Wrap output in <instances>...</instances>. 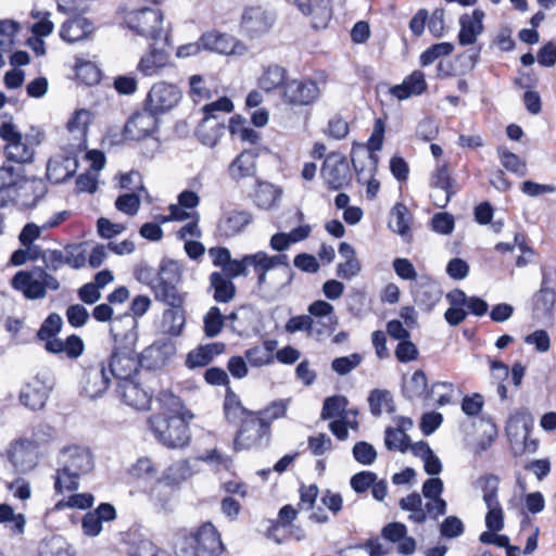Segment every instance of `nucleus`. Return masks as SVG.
Here are the masks:
<instances>
[{
  "label": "nucleus",
  "mask_w": 556,
  "mask_h": 556,
  "mask_svg": "<svg viewBox=\"0 0 556 556\" xmlns=\"http://www.w3.org/2000/svg\"><path fill=\"white\" fill-rule=\"evenodd\" d=\"M164 15L160 9L143 7L130 12L126 24L137 35L151 39L150 51L138 63L144 76L155 75L169 64L172 46L169 34L163 30Z\"/></svg>",
  "instance_id": "f257e3e1"
},
{
  "label": "nucleus",
  "mask_w": 556,
  "mask_h": 556,
  "mask_svg": "<svg viewBox=\"0 0 556 556\" xmlns=\"http://www.w3.org/2000/svg\"><path fill=\"white\" fill-rule=\"evenodd\" d=\"M112 350L105 362L110 375L115 380L137 376L139 361L136 346L138 342V320L129 315H118L110 327Z\"/></svg>",
  "instance_id": "f03ea898"
},
{
  "label": "nucleus",
  "mask_w": 556,
  "mask_h": 556,
  "mask_svg": "<svg viewBox=\"0 0 556 556\" xmlns=\"http://www.w3.org/2000/svg\"><path fill=\"white\" fill-rule=\"evenodd\" d=\"M12 153L15 156L7 159V161L17 165L3 163L0 166V208L16 203L20 190L24 188V184L28 180L24 164L31 162L34 157V151L23 141L22 147L13 149Z\"/></svg>",
  "instance_id": "7ed1b4c3"
},
{
  "label": "nucleus",
  "mask_w": 556,
  "mask_h": 556,
  "mask_svg": "<svg viewBox=\"0 0 556 556\" xmlns=\"http://www.w3.org/2000/svg\"><path fill=\"white\" fill-rule=\"evenodd\" d=\"M63 327L62 317L58 313H50L42 321L36 333L38 341L45 342V350L49 354L65 356L70 359H77L85 352L84 340L78 334H70L64 340L58 334Z\"/></svg>",
  "instance_id": "20e7f679"
},
{
  "label": "nucleus",
  "mask_w": 556,
  "mask_h": 556,
  "mask_svg": "<svg viewBox=\"0 0 556 556\" xmlns=\"http://www.w3.org/2000/svg\"><path fill=\"white\" fill-rule=\"evenodd\" d=\"M189 421L181 416L153 414L147 419V426L157 443L176 450L188 446L191 441Z\"/></svg>",
  "instance_id": "39448f33"
},
{
  "label": "nucleus",
  "mask_w": 556,
  "mask_h": 556,
  "mask_svg": "<svg viewBox=\"0 0 556 556\" xmlns=\"http://www.w3.org/2000/svg\"><path fill=\"white\" fill-rule=\"evenodd\" d=\"M66 464L56 470L54 489L56 493L76 491L79 488V478L93 469V457L88 448L74 447L70 450Z\"/></svg>",
  "instance_id": "423d86ee"
},
{
  "label": "nucleus",
  "mask_w": 556,
  "mask_h": 556,
  "mask_svg": "<svg viewBox=\"0 0 556 556\" xmlns=\"http://www.w3.org/2000/svg\"><path fill=\"white\" fill-rule=\"evenodd\" d=\"M269 421L265 418H242L233 439V450H262L269 445Z\"/></svg>",
  "instance_id": "0eeeda50"
},
{
  "label": "nucleus",
  "mask_w": 556,
  "mask_h": 556,
  "mask_svg": "<svg viewBox=\"0 0 556 556\" xmlns=\"http://www.w3.org/2000/svg\"><path fill=\"white\" fill-rule=\"evenodd\" d=\"M160 129V115L152 112L150 108L134 112L126 121L123 129V136L126 140L140 141L149 137L153 138V150H159L161 141L153 137Z\"/></svg>",
  "instance_id": "6e6552de"
},
{
  "label": "nucleus",
  "mask_w": 556,
  "mask_h": 556,
  "mask_svg": "<svg viewBox=\"0 0 556 556\" xmlns=\"http://www.w3.org/2000/svg\"><path fill=\"white\" fill-rule=\"evenodd\" d=\"M320 96L317 81L311 77L289 79L280 94L282 102L291 108L311 106Z\"/></svg>",
  "instance_id": "1a4fd4ad"
},
{
  "label": "nucleus",
  "mask_w": 556,
  "mask_h": 556,
  "mask_svg": "<svg viewBox=\"0 0 556 556\" xmlns=\"http://www.w3.org/2000/svg\"><path fill=\"white\" fill-rule=\"evenodd\" d=\"M114 392L121 402L137 410H148L151 407L153 391L143 388L136 380V376L117 380Z\"/></svg>",
  "instance_id": "9d476101"
},
{
  "label": "nucleus",
  "mask_w": 556,
  "mask_h": 556,
  "mask_svg": "<svg viewBox=\"0 0 556 556\" xmlns=\"http://www.w3.org/2000/svg\"><path fill=\"white\" fill-rule=\"evenodd\" d=\"M320 175L330 190H341L352 180L348 159L340 152H331L325 157Z\"/></svg>",
  "instance_id": "9b49d317"
},
{
  "label": "nucleus",
  "mask_w": 556,
  "mask_h": 556,
  "mask_svg": "<svg viewBox=\"0 0 556 556\" xmlns=\"http://www.w3.org/2000/svg\"><path fill=\"white\" fill-rule=\"evenodd\" d=\"M181 99L182 92L176 85L160 81L151 87L143 104L161 116L176 108Z\"/></svg>",
  "instance_id": "f8f14e48"
},
{
  "label": "nucleus",
  "mask_w": 556,
  "mask_h": 556,
  "mask_svg": "<svg viewBox=\"0 0 556 556\" xmlns=\"http://www.w3.org/2000/svg\"><path fill=\"white\" fill-rule=\"evenodd\" d=\"M276 15L261 5L248 7L240 21L242 31L251 39L266 34L274 25Z\"/></svg>",
  "instance_id": "ddd939ff"
},
{
  "label": "nucleus",
  "mask_w": 556,
  "mask_h": 556,
  "mask_svg": "<svg viewBox=\"0 0 556 556\" xmlns=\"http://www.w3.org/2000/svg\"><path fill=\"white\" fill-rule=\"evenodd\" d=\"M111 378L105 362L87 366L80 380L81 392L91 400L101 397L109 389Z\"/></svg>",
  "instance_id": "4468645a"
},
{
  "label": "nucleus",
  "mask_w": 556,
  "mask_h": 556,
  "mask_svg": "<svg viewBox=\"0 0 556 556\" xmlns=\"http://www.w3.org/2000/svg\"><path fill=\"white\" fill-rule=\"evenodd\" d=\"M410 292L414 303L427 313L434 308L443 295L440 285L427 275L420 276L415 282L410 283Z\"/></svg>",
  "instance_id": "2eb2a0df"
},
{
  "label": "nucleus",
  "mask_w": 556,
  "mask_h": 556,
  "mask_svg": "<svg viewBox=\"0 0 556 556\" xmlns=\"http://www.w3.org/2000/svg\"><path fill=\"white\" fill-rule=\"evenodd\" d=\"M176 346L169 340H160L138 353L139 369L157 370L164 367L175 354Z\"/></svg>",
  "instance_id": "dca6fc26"
},
{
  "label": "nucleus",
  "mask_w": 556,
  "mask_h": 556,
  "mask_svg": "<svg viewBox=\"0 0 556 556\" xmlns=\"http://www.w3.org/2000/svg\"><path fill=\"white\" fill-rule=\"evenodd\" d=\"M203 50L219 54H242L245 46L236 37L217 30L206 31L201 35Z\"/></svg>",
  "instance_id": "f3484780"
},
{
  "label": "nucleus",
  "mask_w": 556,
  "mask_h": 556,
  "mask_svg": "<svg viewBox=\"0 0 556 556\" xmlns=\"http://www.w3.org/2000/svg\"><path fill=\"white\" fill-rule=\"evenodd\" d=\"M51 390L52 384L37 375L23 386L20 392V402L31 410L41 409L45 407Z\"/></svg>",
  "instance_id": "a211bd4d"
},
{
  "label": "nucleus",
  "mask_w": 556,
  "mask_h": 556,
  "mask_svg": "<svg viewBox=\"0 0 556 556\" xmlns=\"http://www.w3.org/2000/svg\"><path fill=\"white\" fill-rule=\"evenodd\" d=\"M117 518V513L111 503H100L93 510L88 511L81 519V530L87 536H98L102 529L103 522H110Z\"/></svg>",
  "instance_id": "6ab92c4d"
},
{
  "label": "nucleus",
  "mask_w": 556,
  "mask_h": 556,
  "mask_svg": "<svg viewBox=\"0 0 556 556\" xmlns=\"http://www.w3.org/2000/svg\"><path fill=\"white\" fill-rule=\"evenodd\" d=\"M485 13L481 9H475L471 14L464 13L459 16L458 45L467 47L477 42L478 36L484 30L483 20Z\"/></svg>",
  "instance_id": "aec40b11"
},
{
  "label": "nucleus",
  "mask_w": 556,
  "mask_h": 556,
  "mask_svg": "<svg viewBox=\"0 0 556 556\" xmlns=\"http://www.w3.org/2000/svg\"><path fill=\"white\" fill-rule=\"evenodd\" d=\"M258 154L254 150L245 149L241 151L229 164L227 173L231 180L239 182L244 178H254L257 176Z\"/></svg>",
  "instance_id": "412c9836"
},
{
  "label": "nucleus",
  "mask_w": 556,
  "mask_h": 556,
  "mask_svg": "<svg viewBox=\"0 0 556 556\" xmlns=\"http://www.w3.org/2000/svg\"><path fill=\"white\" fill-rule=\"evenodd\" d=\"M78 168L76 156H58L50 159L47 164L46 179L53 185H60L73 178Z\"/></svg>",
  "instance_id": "4be33fe9"
},
{
  "label": "nucleus",
  "mask_w": 556,
  "mask_h": 556,
  "mask_svg": "<svg viewBox=\"0 0 556 556\" xmlns=\"http://www.w3.org/2000/svg\"><path fill=\"white\" fill-rule=\"evenodd\" d=\"M253 222V215L245 210L225 213L217 223V230L224 238H232L241 233Z\"/></svg>",
  "instance_id": "5701e85b"
},
{
  "label": "nucleus",
  "mask_w": 556,
  "mask_h": 556,
  "mask_svg": "<svg viewBox=\"0 0 556 556\" xmlns=\"http://www.w3.org/2000/svg\"><path fill=\"white\" fill-rule=\"evenodd\" d=\"M198 549L218 556L224 551L220 534L212 522H204L193 534Z\"/></svg>",
  "instance_id": "b1692460"
},
{
  "label": "nucleus",
  "mask_w": 556,
  "mask_h": 556,
  "mask_svg": "<svg viewBox=\"0 0 556 556\" xmlns=\"http://www.w3.org/2000/svg\"><path fill=\"white\" fill-rule=\"evenodd\" d=\"M429 186L432 189H440L445 192L443 204L440 207H445L451 199L457 193L456 180L450 173L447 162L438 163L434 170L430 175Z\"/></svg>",
  "instance_id": "393cba45"
},
{
  "label": "nucleus",
  "mask_w": 556,
  "mask_h": 556,
  "mask_svg": "<svg viewBox=\"0 0 556 556\" xmlns=\"http://www.w3.org/2000/svg\"><path fill=\"white\" fill-rule=\"evenodd\" d=\"M428 88L425 74L419 71H413L404 78L402 84L394 85L390 88V93L399 100H406L412 96H420Z\"/></svg>",
  "instance_id": "a878e982"
},
{
  "label": "nucleus",
  "mask_w": 556,
  "mask_h": 556,
  "mask_svg": "<svg viewBox=\"0 0 556 556\" xmlns=\"http://www.w3.org/2000/svg\"><path fill=\"white\" fill-rule=\"evenodd\" d=\"M8 458L14 468L22 472L33 469L37 464L31 444L27 440L13 443L8 451Z\"/></svg>",
  "instance_id": "bb28decb"
},
{
  "label": "nucleus",
  "mask_w": 556,
  "mask_h": 556,
  "mask_svg": "<svg viewBox=\"0 0 556 556\" xmlns=\"http://www.w3.org/2000/svg\"><path fill=\"white\" fill-rule=\"evenodd\" d=\"M14 290L21 291L27 300H39L46 296L41 280L34 279L33 273L28 270L17 271L11 279Z\"/></svg>",
  "instance_id": "cd10ccee"
},
{
  "label": "nucleus",
  "mask_w": 556,
  "mask_h": 556,
  "mask_svg": "<svg viewBox=\"0 0 556 556\" xmlns=\"http://www.w3.org/2000/svg\"><path fill=\"white\" fill-rule=\"evenodd\" d=\"M288 70L278 64H269L263 68L262 75L258 77L257 86L263 91L270 93L275 90H283L289 81Z\"/></svg>",
  "instance_id": "c85d7f7f"
},
{
  "label": "nucleus",
  "mask_w": 556,
  "mask_h": 556,
  "mask_svg": "<svg viewBox=\"0 0 556 556\" xmlns=\"http://www.w3.org/2000/svg\"><path fill=\"white\" fill-rule=\"evenodd\" d=\"M208 281L210 285L207 291L213 292L212 296L215 302L226 304L235 299L237 292L236 285L233 283L232 280H230V278H227L223 273H211Z\"/></svg>",
  "instance_id": "c756f323"
},
{
  "label": "nucleus",
  "mask_w": 556,
  "mask_h": 556,
  "mask_svg": "<svg viewBox=\"0 0 556 556\" xmlns=\"http://www.w3.org/2000/svg\"><path fill=\"white\" fill-rule=\"evenodd\" d=\"M223 410L228 424H239V426L241 425L242 418L256 417L254 412L242 405L239 395L231 388H228L225 392Z\"/></svg>",
  "instance_id": "7c9ffc66"
},
{
  "label": "nucleus",
  "mask_w": 556,
  "mask_h": 556,
  "mask_svg": "<svg viewBox=\"0 0 556 556\" xmlns=\"http://www.w3.org/2000/svg\"><path fill=\"white\" fill-rule=\"evenodd\" d=\"M93 31V24L86 17L65 21L60 28V37L68 43L84 40Z\"/></svg>",
  "instance_id": "2f4dec72"
},
{
  "label": "nucleus",
  "mask_w": 556,
  "mask_h": 556,
  "mask_svg": "<svg viewBox=\"0 0 556 556\" xmlns=\"http://www.w3.org/2000/svg\"><path fill=\"white\" fill-rule=\"evenodd\" d=\"M173 470L174 467H169L167 471L164 472L162 479L155 483L150 492L151 502L162 510H167L168 508L169 500L172 496L170 486L177 484L180 480L172 477L170 472Z\"/></svg>",
  "instance_id": "473e14b6"
},
{
  "label": "nucleus",
  "mask_w": 556,
  "mask_h": 556,
  "mask_svg": "<svg viewBox=\"0 0 556 556\" xmlns=\"http://www.w3.org/2000/svg\"><path fill=\"white\" fill-rule=\"evenodd\" d=\"M161 408L164 410L162 414L165 416H181L186 420H191L193 414L185 407L182 400L170 390H162L156 395Z\"/></svg>",
  "instance_id": "72a5a7b5"
},
{
  "label": "nucleus",
  "mask_w": 556,
  "mask_h": 556,
  "mask_svg": "<svg viewBox=\"0 0 556 556\" xmlns=\"http://www.w3.org/2000/svg\"><path fill=\"white\" fill-rule=\"evenodd\" d=\"M38 556H75V552L62 535L52 534L40 541Z\"/></svg>",
  "instance_id": "f704fd0d"
},
{
  "label": "nucleus",
  "mask_w": 556,
  "mask_h": 556,
  "mask_svg": "<svg viewBox=\"0 0 556 556\" xmlns=\"http://www.w3.org/2000/svg\"><path fill=\"white\" fill-rule=\"evenodd\" d=\"M256 189L253 195L254 204L262 210H270L280 200L281 191L273 184L255 180Z\"/></svg>",
  "instance_id": "c9c22d12"
},
{
  "label": "nucleus",
  "mask_w": 556,
  "mask_h": 556,
  "mask_svg": "<svg viewBox=\"0 0 556 556\" xmlns=\"http://www.w3.org/2000/svg\"><path fill=\"white\" fill-rule=\"evenodd\" d=\"M225 129L226 126L223 122L202 119L195 129V136L202 144L214 148L223 137Z\"/></svg>",
  "instance_id": "e433bc0d"
},
{
  "label": "nucleus",
  "mask_w": 556,
  "mask_h": 556,
  "mask_svg": "<svg viewBox=\"0 0 556 556\" xmlns=\"http://www.w3.org/2000/svg\"><path fill=\"white\" fill-rule=\"evenodd\" d=\"M186 324L185 304L178 307H169L163 312L162 328L172 337L181 334Z\"/></svg>",
  "instance_id": "4c0bfd02"
},
{
  "label": "nucleus",
  "mask_w": 556,
  "mask_h": 556,
  "mask_svg": "<svg viewBox=\"0 0 556 556\" xmlns=\"http://www.w3.org/2000/svg\"><path fill=\"white\" fill-rule=\"evenodd\" d=\"M179 283H156L153 287L154 299L169 307H178L186 302V293L178 290Z\"/></svg>",
  "instance_id": "58836bf2"
},
{
  "label": "nucleus",
  "mask_w": 556,
  "mask_h": 556,
  "mask_svg": "<svg viewBox=\"0 0 556 556\" xmlns=\"http://www.w3.org/2000/svg\"><path fill=\"white\" fill-rule=\"evenodd\" d=\"M1 117L12 119V116L9 113H3ZM0 138L7 142L4 148L5 157L13 159L15 155L12 153V150L22 147V134L16 129L15 125L11 121H8L0 125Z\"/></svg>",
  "instance_id": "ea45409f"
},
{
  "label": "nucleus",
  "mask_w": 556,
  "mask_h": 556,
  "mask_svg": "<svg viewBox=\"0 0 556 556\" xmlns=\"http://www.w3.org/2000/svg\"><path fill=\"white\" fill-rule=\"evenodd\" d=\"M369 409L372 416L379 417L382 414L381 406L384 405L388 414H393L396 410V406L393 400V395L388 390L374 389L368 395Z\"/></svg>",
  "instance_id": "a19ab883"
},
{
  "label": "nucleus",
  "mask_w": 556,
  "mask_h": 556,
  "mask_svg": "<svg viewBox=\"0 0 556 556\" xmlns=\"http://www.w3.org/2000/svg\"><path fill=\"white\" fill-rule=\"evenodd\" d=\"M391 218L395 222V228L393 229L394 232L399 233L402 238L405 240L412 239V232H410V223H412V214L408 210V207L402 203L397 202L391 210Z\"/></svg>",
  "instance_id": "79ce46f5"
},
{
  "label": "nucleus",
  "mask_w": 556,
  "mask_h": 556,
  "mask_svg": "<svg viewBox=\"0 0 556 556\" xmlns=\"http://www.w3.org/2000/svg\"><path fill=\"white\" fill-rule=\"evenodd\" d=\"M348 405L349 400L344 395L336 394L326 397L323 403L320 419L329 420L336 417L344 418Z\"/></svg>",
  "instance_id": "37998d69"
},
{
  "label": "nucleus",
  "mask_w": 556,
  "mask_h": 556,
  "mask_svg": "<svg viewBox=\"0 0 556 556\" xmlns=\"http://www.w3.org/2000/svg\"><path fill=\"white\" fill-rule=\"evenodd\" d=\"M428 378L422 369H417L412 375L409 381L403 384L402 394L408 401L420 399L426 392Z\"/></svg>",
  "instance_id": "c03bdc74"
},
{
  "label": "nucleus",
  "mask_w": 556,
  "mask_h": 556,
  "mask_svg": "<svg viewBox=\"0 0 556 556\" xmlns=\"http://www.w3.org/2000/svg\"><path fill=\"white\" fill-rule=\"evenodd\" d=\"M555 290L539 289L532 300L533 314L538 317L551 316L555 306Z\"/></svg>",
  "instance_id": "a18cd8bd"
},
{
  "label": "nucleus",
  "mask_w": 556,
  "mask_h": 556,
  "mask_svg": "<svg viewBox=\"0 0 556 556\" xmlns=\"http://www.w3.org/2000/svg\"><path fill=\"white\" fill-rule=\"evenodd\" d=\"M182 271L180 264L175 260L163 258L156 274V283H180Z\"/></svg>",
  "instance_id": "49530a36"
},
{
  "label": "nucleus",
  "mask_w": 556,
  "mask_h": 556,
  "mask_svg": "<svg viewBox=\"0 0 556 556\" xmlns=\"http://www.w3.org/2000/svg\"><path fill=\"white\" fill-rule=\"evenodd\" d=\"M311 10L313 27L316 29L326 28L333 14L331 0H313Z\"/></svg>",
  "instance_id": "de8ad7c7"
},
{
  "label": "nucleus",
  "mask_w": 556,
  "mask_h": 556,
  "mask_svg": "<svg viewBox=\"0 0 556 556\" xmlns=\"http://www.w3.org/2000/svg\"><path fill=\"white\" fill-rule=\"evenodd\" d=\"M75 75L79 83L86 86H93L100 83L102 73L100 68L90 61L77 62Z\"/></svg>",
  "instance_id": "09e8293b"
},
{
  "label": "nucleus",
  "mask_w": 556,
  "mask_h": 556,
  "mask_svg": "<svg viewBox=\"0 0 556 556\" xmlns=\"http://www.w3.org/2000/svg\"><path fill=\"white\" fill-rule=\"evenodd\" d=\"M497 154L501 164L508 172L516 174L519 177L527 175V164L516 153L508 151L503 147L497 148Z\"/></svg>",
  "instance_id": "8fccbe9b"
},
{
  "label": "nucleus",
  "mask_w": 556,
  "mask_h": 556,
  "mask_svg": "<svg viewBox=\"0 0 556 556\" xmlns=\"http://www.w3.org/2000/svg\"><path fill=\"white\" fill-rule=\"evenodd\" d=\"M225 325V316L218 306H212L203 317V331L205 337L215 338Z\"/></svg>",
  "instance_id": "3c124183"
},
{
  "label": "nucleus",
  "mask_w": 556,
  "mask_h": 556,
  "mask_svg": "<svg viewBox=\"0 0 556 556\" xmlns=\"http://www.w3.org/2000/svg\"><path fill=\"white\" fill-rule=\"evenodd\" d=\"M333 306L324 300L314 301L308 305L309 316L318 317V318H327L328 324L325 326L328 328L329 332L334 331L338 325V317L333 313Z\"/></svg>",
  "instance_id": "603ef678"
},
{
  "label": "nucleus",
  "mask_w": 556,
  "mask_h": 556,
  "mask_svg": "<svg viewBox=\"0 0 556 556\" xmlns=\"http://www.w3.org/2000/svg\"><path fill=\"white\" fill-rule=\"evenodd\" d=\"M0 523H10V530L14 534H23L25 530L26 519L23 514H15L11 505L7 503H1Z\"/></svg>",
  "instance_id": "864d4df0"
},
{
  "label": "nucleus",
  "mask_w": 556,
  "mask_h": 556,
  "mask_svg": "<svg viewBox=\"0 0 556 556\" xmlns=\"http://www.w3.org/2000/svg\"><path fill=\"white\" fill-rule=\"evenodd\" d=\"M384 132H386V124L381 118H376L374 130L367 141V149L369 151V159L371 163L374 164V167H377L378 164V156L375 154V152L380 151L383 146V139H384Z\"/></svg>",
  "instance_id": "5fc2aeb1"
},
{
  "label": "nucleus",
  "mask_w": 556,
  "mask_h": 556,
  "mask_svg": "<svg viewBox=\"0 0 556 556\" xmlns=\"http://www.w3.org/2000/svg\"><path fill=\"white\" fill-rule=\"evenodd\" d=\"M478 483L481 485L482 498L485 505L497 503L498 501V489L500 478L494 473H486L478 479Z\"/></svg>",
  "instance_id": "6e6d98bb"
},
{
  "label": "nucleus",
  "mask_w": 556,
  "mask_h": 556,
  "mask_svg": "<svg viewBox=\"0 0 556 556\" xmlns=\"http://www.w3.org/2000/svg\"><path fill=\"white\" fill-rule=\"evenodd\" d=\"M235 109L233 102L230 98L224 96L217 100L205 104L202 108L203 118L205 122L217 121V113H231Z\"/></svg>",
  "instance_id": "4d7b16f0"
},
{
  "label": "nucleus",
  "mask_w": 556,
  "mask_h": 556,
  "mask_svg": "<svg viewBox=\"0 0 556 556\" xmlns=\"http://www.w3.org/2000/svg\"><path fill=\"white\" fill-rule=\"evenodd\" d=\"M528 418H532V415L527 408L518 409L509 417L505 427V431L510 444L517 443L519 441V424H522L523 426L525 422L528 421Z\"/></svg>",
  "instance_id": "13d9d810"
},
{
  "label": "nucleus",
  "mask_w": 556,
  "mask_h": 556,
  "mask_svg": "<svg viewBox=\"0 0 556 556\" xmlns=\"http://www.w3.org/2000/svg\"><path fill=\"white\" fill-rule=\"evenodd\" d=\"M454 51V45L452 42H439L433 43L427 48L419 58L421 66H428L441 56L450 55Z\"/></svg>",
  "instance_id": "bf43d9fd"
},
{
  "label": "nucleus",
  "mask_w": 556,
  "mask_h": 556,
  "mask_svg": "<svg viewBox=\"0 0 556 556\" xmlns=\"http://www.w3.org/2000/svg\"><path fill=\"white\" fill-rule=\"evenodd\" d=\"M84 243H68L64 247L63 257L65 264L73 269H79L86 264V251Z\"/></svg>",
  "instance_id": "052dcab7"
},
{
  "label": "nucleus",
  "mask_w": 556,
  "mask_h": 556,
  "mask_svg": "<svg viewBox=\"0 0 556 556\" xmlns=\"http://www.w3.org/2000/svg\"><path fill=\"white\" fill-rule=\"evenodd\" d=\"M354 459L364 466L372 465L377 459V451L375 446L366 441H358L352 448Z\"/></svg>",
  "instance_id": "680f3d73"
},
{
  "label": "nucleus",
  "mask_w": 556,
  "mask_h": 556,
  "mask_svg": "<svg viewBox=\"0 0 556 556\" xmlns=\"http://www.w3.org/2000/svg\"><path fill=\"white\" fill-rule=\"evenodd\" d=\"M532 429L533 418H528V421H526L525 425L522 426V445L518 450L513 447L515 456H520L526 453L534 454L539 450L540 441L539 439L531 438Z\"/></svg>",
  "instance_id": "e2e57ef3"
},
{
  "label": "nucleus",
  "mask_w": 556,
  "mask_h": 556,
  "mask_svg": "<svg viewBox=\"0 0 556 556\" xmlns=\"http://www.w3.org/2000/svg\"><path fill=\"white\" fill-rule=\"evenodd\" d=\"M485 527L492 532H500L504 529V510L500 502L485 505Z\"/></svg>",
  "instance_id": "0e129e2a"
},
{
  "label": "nucleus",
  "mask_w": 556,
  "mask_h": 556,
  "mask_svg": "<svg viewBox=\"0 0 556 556\" xmlns=\"http://www.w3.org/2000/svg\"><path fill=\"white\" fill-rule=\"evenodd\" d=\"M140 197L136 192L123 193L115 200V207L117 211L135 216L140 208Z\"/></svg>",
  "instance_id": "69168bd1"
},
{
  "label": "nucleus",
  "mask_w": 556,
  "mask_h": 556,
  "mask_svg": "<svg viewBox=\"0 0 556 556\" xmlns=\"http://www.w3.org/2000/svg\"><path fill=\"white\" fill-rule=\"evenodd\" d=\"M430 228L437 233L450 235L455 228L454 216L448 212L435 213L431 218Z\"/></svg>",
  "instance_id": "338daca9"
},
{
  "label": "nucleus",
  "mask_w": 556,
  "mask_h": 556,
  "mask_svg": "<svg viewBox=\"0 0 556 556\" xmlns=\"http://www.w3.org/2000/svg\"><path fill=\"white\" fill-rule=\"evenodd\" d=\"M362 355L352 353L348 356L337 357L331 362V368L340 376H345L362 363Z\"/></svg>",
  "instance_id": "774afa93"
}]
</instances>
